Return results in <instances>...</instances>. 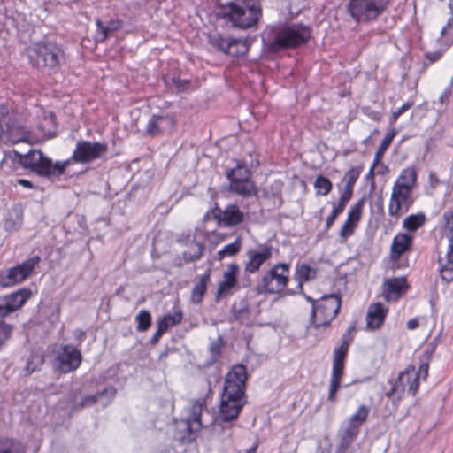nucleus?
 Wrapping results in <instances>:
<instances>
[{"instance_id":"obj_35","label":"nucleus","mask_w":453,"mask_h":453,"mask_svg":"<svg viewBox=\"0 0 453 453\" xmlns=\"http://www.w3.org/2000/svg\"><path fill=\"white\" fill-rule=\"evenodd\" d=\"M210 280V274L203 275L200 280L195 284L192 289V302L195 303H199L202 302L203 297L205 294L207 282Z\"/></svg>"},{"instance_id":"obj_58","label":"nucleus","mask_w":453,"mask_h":453,"mask_svg":"<svg viewBox=\"0 0 453 453\" xmlns=\"http://www.w3.org/2000/svg\"><path fill=\"white\" fill-rule=\"evenodd\" d=\"M413 105V103L407 102L406 104H403L397 111H394L391 116V122L394 123L397 120V119L404 113L406 111H408L411 106Z\"/></svg>"},{"instance_id":"obj_32","label":"nucleus","mask_w":453,"mask_h":453,"mask_svg":"<svg viewBox=\"0 0 453 453\" xmlns=\"http://www.w3.org/2000/svg\"><path fill=\"white\" fill-rule=\"evenodd\" d=\"M205 403L206 401L204 398H199L194 400L190 407L191 418H189L188 423L196 424L197 428L204 426L202 420V413L205 407Z\"/></svg>"},{"instance_id":"obj_59","label":"nucleus","mask_w":453,"mask_h":453,"mask_svg":"<svg viewBox=\"0 0 453 453\" xmlns=\"http://www.w3.org/2000/svg\"><path fill=\"white\" fill-rule=\"evenodd\" d=\"M341 208H334L331 214L327 217L326 222V228L328 229L332 226L334 222L335 221L337 216L341 214Z\"/></svg>"},{"instance_id":"obj_13","label":"nucleus","mask_w":453,"mask_h":453,"mask_svg":"<svg viewBox=\"0 0 453 453\" xmlns=\"http://www.w3.org/2000/svg\"><path fill=\"white\" fill-rule=\"evenodd\" d=\"M411 192L406 190L404 186L400 188H392V194L388 204V214L392 217L399 218L406 212L412 204L413 200L411 197Z\"/></svg>"},{"instance_id":"obj_22","label":"nucleus","mask_w":453,"mask_h":453,"mask_svg":"<svg viewBox=\"0 0 453 453\" xmlns=\"http://www.w3.org/2000/svg\"><path fill=\"white\" fill-rule=\"evenodd\" d=\"M387 314L388 309H386L381 303L371 304L366 314V326L370 329L380 327Z\"/></svg>"},{"instance_id":"obj_18","label":"nucleus","mask_w":453,"mask_h":453,"mask_svg":"<svg viewBox=\"0 0 453 453\" xmlns=\"http://www.w3.org/2000/svg\"><path fill=\"white\" fill-rule=\"evenodd\" d=\"M6 126L8 139L12 143L30 142L32 140L31 133L22 125L17 122H11L9 118L3 116L0 118V127Z\"/></svg>"},{"instance_id":"obj_12","label":"nucleus","mask_w":453,"mask_h":453,"mask_svg":"<svg viewBox=\"0 0 453 453\" xmlns=\"http://www.w3.org/2000/svg\"><path fill=\"white\" fill-rule=\"evenodd\" d=\"M211 218L217 221L219 226L233 227L243 221L244 214L236 204H229L225 210L215 206L204 215L203 221Z\"/></svg>"},{"instance_id":"obj_15","label":"nucleus","mask_w":453,"mask_h":453,"mask_svg":"<svg viewBox=\"0 0 453 453\" xmlns=\"http://www.w3.org/2000/svg\"><path fill=\"white\" fill-rule=\"evenodd\" d=\"M175 124L174 117L170 114L153 115L146 125L145 134L155 137L163 134L171 133Z\"/></svg>"},{"instance_id":"obj_26","label":"nucleus","mask_w":453,"mask_h":453,"mask_svg":"<svg viewBox=\"0 0 453 453\" xmlns=\"http://www.w3.org/2000/svg\"><path fill=\"white\" fill-rule=\"evenodd\" d=\"M360 429L357 426L347 423L346 426L341 431V441L338 446L339 453H345L350 444L354 441Z\"/></svg>"},{"instance_id":"obj_4","label":"nucleus","mask_w":453,"mask_h":453,"mask_svg":"<svg viewBox=\"0 0 453 453\" xmlns=\"http://www.w3.org/2000/svg\"><path fill=\"white\" fill-rule=\"evenodd\" d=\"M303 296L311 303L310 323L315 328L328 326L340 311L342 301L336 294L325 295L318 300L306 294Z\"/></svg>"},{"instance_id":"obj_37","label":"nucleus","mask_w":453,"mask_h":453,"mask_svg":"<svg viewBox=\"0 0 453 453\" xmlns=\"http://www.w3.org/2000/svg\"><path fill=\"white\" fill-rule=\"evenodd\" d=\"M395 134H396V132L394 129L388 131L386 134V135L382 139L379 148L377 149V150L375 152L374 160H373L374 165H378L380 162L385 151L391 144Z\"/></svg>"},{"instance_id":"obj_10","label":"nucleus","mask_w":453,"mask_h":453,"mask_svg":"<svg viewBox=\"0 0 453 453\" xmlns=\"http://www.w3.org/2000/svg\"><path fill=\"white\" fill-rule=\"evenodd\" d=\"M108 152L106 143L99 142L78 141L70 160L75 163L89 164L101 158Z\"/></svg>"},{"instance_id":"obj_46","label":"nucleus","mask_w":453,"mask_h":453,"mask_svg":"<svg viewBox=\"0 0 453 453\" xmlns=\"http://www.w3.org/2000/svg\"><path fill=\"white\" fill-rule=\"evenodd\" d=\"M165 83L169 88H173L177 92H182L189 85V81L185 80V79H180V77H177V76H173L170 78H165Z\"/></svg>"},{"instance_id":"obj_57","label":"nucleus","mask_w":453,"mask_h":453,"mask_svg":"<svg viewBox=\"0 0 453 453\" xmlns=\"http://www.w3.org/2000/svg\"><path fill=\"white\" fill-rule=\"evenodd\" d=\"M355 225L356 224H354L352 221H349V219H347V220L345 221V223L342 225V226L341 228L340 235L342 238H346V237L351 235L353 234V228L355 226Z\"/></svg>"},{"instance_id":"obj_55","label":"nucleus","mask_w":453,"mask_h":453,"mask_svg":"<svg viewBox=\"0 0 453 453\" xmlns=\"http://www.w3.org/2000/svg\"><path fill=\"white\" fill-rule=\"evenodd\" d=\"M165 321L172 326L179 324L182 320V312L181 311H175L173 314H167L165 317H163Z\"/></svg>"},{"instance_id":"obj_42","label":"nucleus","mask_w":453,"mask_h":453,"mask_svg":"<svg viewBox=\"0 0 453 453\" xmlns=\"http://www.w3.org/2000/svg\"><path fill=\"white\" fill-rule=\"evenodd\" d=\"M343 374L333 373L331 374V380L329 384L328 401L332 403L336 402L337 392L340 388V383Z\"/></svg>"},{"instance_id":"obj_29","label":"nucleus","mask_w":453,"mask_h":453,"mask_svg":"<svg viewBox=\"0 0 453 453\" xmlns=\"http://www.w3.org/2000/svg\"><path fill=\"white\" fill-rule=\"evenodd\" d=\"M417 182V173L413 167H407L403 169L395 182L393 188H400L404 186L406 190L411 191Z\"/></svg>"},{"instance_id":"obj_31","label":"nucleus","mask_w":453,"mask_h":453,"mask_svg":"<svg viewBox=\"0 0 453 453\" xmlns=\"http://www.w3.org/2000/svg\"><path fill=\"white\" fill-rule=\"evenodd\" d=\"M38 128L42 131L46 138H52L57 134L56 117L50 112L45 114L42 121L38 124Z\"/></svg>"},{"instance_id":"obj_62","label":"nucleus","mask_w":453,"mask_h":453,"mask_svg":"<svg viewBox=\"0 0 453 453\" xmlns=\"http://www.w3.org/2000/svg\"><path fill=\"white\" fill-rule=\"evenodd\" d=\"M441 56V53L440 51H434V52H428L426 53V58L430 62H435L437 61Z\"/></svg>"},{"instance_id":"obj_23","label":"nucleus","mask_w":453,"mask_h":453,"mask_svg":"<svg viewBox=\"0 0 453 453\" xmlns=\"http://www.w3.org/2000/svg\"><path fill=\"white\" fill-rule=\"evenodd\" d=\"M229 182L230 192L235 193L242 197L260 196L259 189L251 180H238L234 179Z\"/></svg>"},{"instance_id":"obj_17","label":"nucleus","mask_w":453,"mask_h":453,"mask_svg":"<svg viewBox=\"0 0 453 453\" xmlns=\"http://www.w3.org/2000/svg\"><path fill=\"white\" fill-rule=\"evenodd\" d=\"M30 296L31 291L24 288L0 299V316L5 317L14 312L19 309Z\"/></svg>"},{"instance_id":"obj_47","label":"nucleus","mask_w":453,"mask_h":453,"mask_svg":"<svg viewBox=\"0 0 453 453\" xmlns=\"http://www.w3.org/2000/svg\"><path fill=\"white\" fill-rule=\"evenodd\" d=\"M364 204L365 197H362L354 206L351 207L348 214L349 221H352L354 224H357L359 221L361 219Z\"/></svg>"},{"instance_id":"obj_30","label":"nucleus","mask_w":453,"mask_h":453,"mask_svg":"<svg viewBox=\"0 0 453 453\" xmlns=\"http://www.w3.org/2000/svg\"><path fill=\"white\" fill-rule=\"evenodd\" d=\"M97 31L96 34V41L97 42H104L110 33L118 30L120 27V21L119 20H111L106 23L96 20Z\"/></svg>"},{"instance_id":"obj_50","label":"nucleus","mask_w":453,"mask_h":453,"mask_svg":"<svg viewBox=\"0 0 453 453\" xmlns=\"http://www.w3.org/2000/svg\"><path fill=\"white\" fill-rule=\"evenodd\" d=\"M360 174V171L357 168L352 167L350 168L344 175L343 180H346L345 189L350 190L353 192L354 185L358 179Z\"/></svg>"},{"instance_id":"obj_52","label":"nucleus","mask_w":453,"mask_h":453,"mask_svg":"<svg viewBox=\"0 0 453 453\" xmlns=\"http://www.w3.org/2000/svg\"><path fill=\"white\" fill-rule=\"evenodd\" d=\"M223 346L221 337H219L216 341L212 342L210 345L209 350L211 355V362L217 361L221 353V348Z\"/></svg>"},{"instance_id":"obj_5","label":"nucleus","mask_w":453,"mask_h":453,"mask_svg":"<svg viewBox=\"0 0 453 453\" xmlns=\"http://www.w3.org/2000/svg\"><path fill=\"white\" fill-rule=\"evenodd\" d=\"M30 64L38 69H54L65 61L63 50L54 43L40 42L27 50Z\"/></svg>"},{"instance_id":"obj_60","label":"nucleus","mask_w":453,"mask_h":453,"mask_svg":"<svg viewBox=\"0 0 453 453\" xmlns=\"http://www.w3.org/2000/svg\"><path fill=\"white\" fill-rule=\"evenodd\" d=\"M446 260L448 264H453V235L449 237V245L446 254Z\"/></svg>"},{"instance_id":"obj_25","label":"nucleus","mask_w":453,"mask_h":453,"mask_svg":"<svg viewBox=\"0 0 453 453\" xmlns=\"http://www.w3.org/2000/svg\"><path fill=\"white\" fill-rule=\"evenodd\" d=\"M412 236L406 234H398L393 240L391 245V257L398 260L400 257L411 249Z\"/></svg>"},{"instance_id":"obj_61","label":"nucleus","mask_w":453,"mask_h":453,"mask_svg":"<svg viewBox=\"0 0 453 453\" xmlns=\"http://www.w3.org/2000/svg\"><path fill=\"white\" fill-rule=\"evenodd\" d=\"M172 326L169 325L167 323V321L165 320L164 318H162L161 319H159L157 321V330H159L161 333L165 334L169 327H171Z\"/></svg>"},{"instance_id":"obj_45","label":"nucleus","mask_w":453,"mask_h":453,"mask_svg":"<svg viewBox=\"0 0 453 453\" xmlns=\"http://www.w3.org/2000/svg\"><path fill=\"white\" fill-rule=\"evenodd\" d=\"M135 320L138 323L137 331L145 332L151 325V315L148 311L142 310L135 316Z\"/></svg>"},{"instance_id":"obj_48","label":"nucleus","mask_w":453,"mask_h":453,"mask_svg":"<svg viewBox=\"0 0 453 453\" xmlns=\"http://www.w3.org/2000/svg\"><path fill=\"white\" fill-rule=\"evenodd\" d=\"M44 362L43 357L39 354H33L27 359L26 371L27 374H31L35 371L38 370Z\"/></svg>"},{"instance_id":"obj_63","label":"nucleus","mask_w":453,"mask_h":453,"mask_svg":"<svg viewBox=\"0 0 453 453\" xmlns=\"http://www.w3.org/2000/svg\"><path fill=\"white\" fill-rule=\"evenodd\" d=\"M164 334L161 333L159 330L157 329V331L155 332V334L152 335V337L150 338V342L151 344H156L158 342L160 337L163 335Z\"/></svg>"},{"instance_id":"obj_38","label":"nucleus","mask_w":453,"mask_h":453,"mask_svg":"<svg viewBox=\"0 0 453 453\" xmlns=\"http://www.w3.org/2000/svg\"><path fill=\"white\" fill-rule=\"evenodd\" d=\"M0 453H25V449L19 441L2 438L0 439Z\"/></svg>"},{"instance_id":"obj_40","label":"nucleus","mask_w":453,"mask_h":453,"mask_svg":"<svg viewBox=\"0 0 453 453\" xmlns=\"http://www.w3.org/2000/svg\"><path fill=\"white\" fill-rule=\"evenodd\" d=\"M282 189V182L280 180H274L269 185L266 184L264 188L259 189L260 196L265 198L280 197Z\"/></svg>"},{"instance_id":"obj_56","label":"nucleus","mask_w":453,"mask_h":453,"mask_svg":"<svg viewBox=\"0 0 453 453\" xmlns=\"http://www.w3.org/2000/svg\"><path fill=\"white\" fill-rule=\"evenodd\" d=\"M352 191L344 189L343 193L341 195L339 203L334 208H341V212L344 211L346 203L350 200L352 196Z\"/></svg>"},{"instance_id":"obj_6","label":"nucleus","mask_w":453,"mask_h":453,"mask_svg":"<svg viewBox=\"0 0 453 453\" xmlns=\"http://www.w3.org/2000/svg\"><path fill=\"white\" fill-rule=\"evenodd\" d=\"M311 30L301 24H292L280 27L274 35L270 49L278 51L287 48H296L308 42Z\"/></svg>"},{"instance_id":"obj_34","label":"nucleus","mask_w":453,"mask_h":453,"mask_svg":"<svg viewBox=\"0 0 453 453\" xmlns=\"http://www.w3.org/2000/svg\"><path fill=\"white\" fill-rule=\"evenodd\" d=\"M250 171L240 161H236V166L234 169L226 171V178L229 181L237 179L238 180H250Z\"/></svg>"},{"instance_id":"obj_24","label":"nucleus","mask_w":453,"mask_h":453,"mask_svg":"<svg viewBox=\"0 0 453 453\" xmlns=\"http://www.w3.org/2000/svg\"><path fill=\"white\" fill-rule=\"evenodd\" d=\"M317 270L306 264H298L296 267L295 280L297 281L296 291L292 292L304 294L303 283L316 278Z\"/></svg>"},{"instance_id":"obj_51","label":"nucleus","mask_w":453,"mask_h":453,"mask_svg":"<svg viewBox=\"0 0 453 453\" xmlns=\"http://www.w3.org/2000/svg\"><path fill=\"white\" fill-rule=\"evenodd\" d=\"M116 390L113 388H105L102 393L96 394V395H91L86 396L80 403L79 405L81 407H84L87 405H92L96 403L99 396H101L103 394H110L111 396H113L115 395Z\"/></svg>"},{"instance_id":"obj_3","label":"nucleus","mask_w":453,"mask_h":453,"mask_svg":"<svg viewBox=\"0 0 453 453\" xmlns=\"http://www.w3.org/2000/svg\"><path fill=\"white\" fill-rule=\"evenodd\" d=\"M19 156V162L24 168L47 179L61 176L70 165V160L53 163L51 158L38 150H32L25 155Z\"/></svg>"},{"instance_id":"obj_2","label":"nucleus","mask_w":453,"mask_h":453,"mask_svg":"<svg viewBox=\"0 0 453 453\" xmlns=\"http://www.w3.org/2000/svg\"><path fill=\"white\" fill-rule=\"evenodd\" d=\"M218 16L231 22L234 27L246 29L254 27L261 15V9L255 3L244 0H219Z\"/></svg>"},{"instance_id":"obj_27","label":"nucleus","mask_w":453,"mask_h":453,"mask_svg":"<svg viewBox=\"0 0 453 453\" xmlns=\"http://www.w3.org/2000/svg\"><path fill=\"white\" fill-rule=\"evenodd\" d=\"M349 342L344 340L342 345L334 350L333 373L343 374L345 366V358L348 353Z\"/></svg>"},{"instance_id":"obj_1","label":"nucleus","mask_w":453,"mask_h":453,"mask_svg":"<svg viewBox=\"0 0 453 453\" xmlns=\"http://www.w3.org/2000/svg\"><path fill=\"white\" fill-rule=\"evenodd\" d=\"M247 371L243 365H234L227 373L221 396L219 414L214 424L216 434L227 432L226 438H230L232 422L235 420L245 403V388Z\"/></svg>"},{"instance_id":"obj_20","label":"nucleus","mask_w":453,"mask_h":453,"mask_svg":"<svg viewBox=\"0 0 453 453\" xmlns=\"http://www.w3.org/2000/svg\"><path fill=\"white\" fill-rule=\"evenodd\" d=\"M239 267L236 264H230L223 273V280L219 282L217 289V298L226 296L231 293L237 283Z\"/></svg>"},{"instance_id":"obj_11","label":"nucleus","mask_w":453,"mask_h":453,"mask_svg":"<svg viewBox=\"0 0 453 453\" xmlns=\"http://www.w3.org/2000/svg\"><path fill=\"white\" fill-rule=\"evenodd\" d=\"M209 42L219 51L232 57L245 55L249 50V45L245 40L224 36L218 33L211 35Z\"/></svg>"},{"instance_id":"obj_28","label":"nucleus","mask_w":453,"mask_h":453,"mask_svg":"<svg viewBox=\"0 0 453 453\" xmlns=\"http://www.w3.org/2000/svg\"><path fill=\"white\" fill-rule=\"evenodd\" d=\"M23 223V211L19 206H14L9 211V216L4 219V228L7 232L18 231Z\"/></svg>"},{"instance_id":"obj_53","label":"nucleus","mask_w":453,"mask_h":453,"mask_svg":"<svg viewBox=\"0 0 453 453\" xmlns=\"http://www.w3.org/2000/svg\"><path fill=\"white\" fill-rule=\"evenodd\" d=\"M439 262L441 263V259H439ZM453 264L441 265V277L447 283L451 282L453 280Z\"/></svg>"},{"instance_id":"obj_43","label":"nucleus","mask_w":453,"mask_h":453,"mask_svg":"<svg viewBox=\"0 0 453 453\" xmlns=\"http://www.w3.org/2000/svg\"><path fill=\"white\" fill-rule=\"evenodd\" d=\"M241 250V239L237 238L235 242L226 245L217 253L218 258L222 260L225 257H232L237 254Z\"/></svg>"},{"instance_id":"obj_39","label":"nucleus","mask_w":453,"mask_h":453,"mask_svg":"<svg viewBox=\"0 0 453 453\" xmlns=\"http://www.w3.org/2000/svg\"><path fill=\"white\" fill-rule=\"evenodd\" d=\"M370 412V408L364 404L360 405L355 414H353L348 423L357 426L360 429L361 426L366 421Z\"/></svg>"},{"instance_id":"obj_54","label":"nucleus","mask_w":453,"mask_h":453,"mask_svg":"<svg viewBox=\"0 0 453 453\" xmlns=\"http://www.w3.org/2000/svg\"><path fill=\"white\" fill-rule=\"evenodd\" d=\"M12 331V326L0 320V341L3 342V345L11 337Z\"/></svg>"},{"instance_id":"obj_19","label":"nucleus","mask_w":453,"mask_h":453,"mask_svg":"<svg viewBox=\"0 0 453 453\" xmlns=\"http://www.w3.org/2000/svg\"><path fill=\"white\" fill-rule=\"evenodd\" d=\"M248 261L245 271L250 273L257 272L260 266L272 257V247L262 245L259 249H250L247 251Z\"/></svg>"},{"instance_id":"obj_9","label":"nucleus","mask_w":453,"mask_h":453,"mask_svg":"<svg viewBox=\"0 0 453 453\" xmlns=\"http://www.w3.org/2000/svg\"><path fill=\"white\" fill-rule=\"evenodd\" d=\"M40 257L35 256L8 270L0 272V286L6 288L24 281L40 262Z\"/></svg>"},{"instance_id":"obj_36","label":"nucleus","mask_w":453,"mask_h":453,"mask_svg":"<svg viewBox=\"0 0 453 453\" xmlns=\"http://www.w3.org/2000/svg\"><path fill=\"white\" fill-rule=\"evenodd\" d=\"M391 385L390 389L386 393V396L391 399L393 404L397 407L399 402L403 398L404 393L403 385L398 382L397 380H389Z\"/></svg>"},{"instance_id":"obj_7","label":"nucleus","mask_w":453,"mask_h":453,"mask_svg":"<svg viewBox=\"0 0 453 453\" xmlns=\"http://www.w3.org/2000/svg\"><path fill=\"white\" fill-rule=\"evenodd\" d=\"M389 0H349L347 12L357 22L375 19L387 8Z\"/></svg>"},{"instance_id":"obj_14","label":"nucleus","mask_w":453,"mask_h":453,"mask_svg":"<svg viewBox=\"0 0 453 453\" xmlns=\"http://www.w3.org/2000/svg\"><path fill=\"white\" fill-rule=\"evenodd\" d=\"M81 362L79 350L72 346H65L54 361V366L63 373L77 369Z\"/></svg>"},{"instance_id":"obj_49","label":"nucleus","mask_w":453,"mask_h":453,"mask_svg":"<svg viewBox=\"0 0 453 453\" xmlns=\"http://www.w3.org/2000/svg\"><path fill=\"white\" fill-rule=\"evenodd\" d=\"M452 93L451 88H447L442 94L440 96L438 102H434V104L437 106L436 110L439 113L445 112L447 106L449 104V96Z\"/></svg>"},{"instance_id":"obj_64","label":"nucleus","mask_w":453,"mask_h":453,"mask_svg":"<svg viewBox=\"0 0 453 453\" xmlns=\"http://www.w3.org/2000/svg\"><path fill=\"white\" fill-rule=\"evenodd\" d=\"M76 339L83 341L86 338V333L81 329H76L73 333Z\"/></svg>"},{"instance_id":"obj_16","label":"nucleus","mask_w":453,"mask_h":453,"mask_svg":"<svg viewBox=\"0 0 453 453\" xmlns=\"http://www.w3.org/2000/svg\"><path fill=\"white\" fill-rule=\"evenodd\" d=\"M178 242L185 248L182 256L186 262L196 261L203 254L204 245L195 235L182 233L178 238Z\"/></svg>"},{"instance_id":"obj_8","label":"nucleus","mask_w":453,"mask_h":453,"mask_svg":"<svg viewBox=\"0 0 453 453\" xmlns=\"http://www.w3.org/2000/svg\"><path fill=\"white\" fill-rule=\"evenodd\" d=\"M288 277L289 265L286 263H279L273 265L262 276L260 281L257 285V290L258 293H280L287 286Z\"/></svg>"},{"instance_id":"obj_21","label":"nucleus","mask_w":453,"mask_h":453,"mask_svg":"<svg viewBox=\"0 0 453 453\" xmlns=\"http://www.w3.org/2000/svg\"><path fill=\"white\" fill-rule=\"evenodd\" d=\"M400 384L403 385V390L407 391L411 395H415L419 388L418 372L415 370V366L409 365L406 369L398 374L396 379Z\"/></svg>"},{"instance_id":"obj_33","label":"nucleus","mask_w":453,"mask_h":453,"mask_svg":"<svg viewBox=\"0 0 453 453\" xmlns=\"http://www.w3.org/2000/svg\"><path fill=\"white\" fill-rule=\"evenodd\" d=\"M384 287L386 292L397 296L401 295L408 288L407 281L404 278L389 279L385 282Z\"/></svg>"},{"instance_id":"obj_44","label":"nucleus","mask_w":453,"mask_h":453,"mask_svg":"<svg viewBox=\"0 0 453 453\" xmlns=\"http://www.w3.org/2000/svg\"><path fill=\"white\" fill-rule=\"evenodd\" d=\"M314 188L317 189V195L326 196L332 189V182L323 175H319L314 182Z\"/></svg>"},{"instance_id":"obj_41","label":"nucleus","mask_w":453,"mask_h":453,"mask_svg":"<svg viewBox=\"0 0 453 453\" xmlns=\"http://www.w3.org/2000/svg\"><path fill=\"white\" fill-rule=\"evenodd\" d=\"M426 221L424 214H411L408 216L403 222V226L408 231H415L419 228Z\"/></svg>"}]
</instances>
